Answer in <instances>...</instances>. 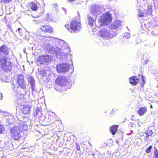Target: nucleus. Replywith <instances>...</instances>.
<instances>
[{
    "label": "nucleus",
    "mask_w": 158,
    "mask_h": 158,
    "mask_svg": "<svg viewBox=\"0 0 158 158\" xmlns=\"http://www.w3.org/2000/svg\"><path fill=\"white\" fill-rule=\"evenodd\" d=\"M141 77L142 79V80L143 82L142 83H141L140 84V86L141 87H143L144 84L146 82V78L144 77H143L142 75H141Z\"/></svg>",
    "instance_id": "nucleus-29"
},
{
    "label": "nucleus",
    "mask_w": 158,
    "mask_h": 158,
    "mask_svg": "<svg viewBox=\"0 0 158 158\" xmlns=\"http://www.w3.org/2000/svg\"><path fill=\"white\" fill-rule=\"evenodd\" d=\"M4 19L5 21V23L6 24H8L9 23V22L8 21V20H7V18L5 16L4 17Z\"/></svg>",
    "instance_id": "nucleus-39"
},
{
    "label": "nucleus",
    "mask_w": 158,
    "mask_h": 158,
    "mask_svg": "<svg viewBox=\"0 0 158 158\" xmlns=\"http://www.w3.org/2000/svg\"><path fill=\"white\" fill-rule=\"evenodd\" d=\"M56 82L59 86L62 87L67 85L68 80L64 76H59L56 81Z\"/></svg>",
    "instance_id": "nucleus-8"
},
{
    "label": "nucleus",
    "mask_w": 158,
    "mask_h": 158,
    "mask_svg": "<svg viewBox=\"0 0 158 158\" xmlns=\"http://www.w3.org/2000/svg\"><path fill=\"white\" fill-rule=\"evenodd\" d=\"M28 129V126L25 122L20 121L17 126L12 127L10 130V136L12 139L19 140L21 138V132L23 130L27 131Z\"/></svg>",
    "instance_id": "nucleus-3"
},
{
    "label": "nucleus",
    "mask_w": 158,
    "mask_h": 158,
    "mask_svg": "<svg viewBox=\"0 0 158 158\" xmlns=\"http://www.w3.org/2000/svg\"><path fill=\"white\" fill-rule=\"evenodd\" d=\"M9 53L8 48L7 47L3 45L0 47V55L2 56L3 54L7 55Z\"/></svg>",
    "instance_id": "nucleus-17"
},
{
    "label": "nucleus",
    "mask_w": 158,
    "mask_h": 158,
    "mask_svg": "<svg viewBox=\"0 0 158 158\" xmlns=\"http://www.w3.org/2000/svg\"><path fill=\"white\" fill-rule=\"evenodd\" d=\"M27 79L28 82L30 83L31 88L32 92L35 91V81L34 78L31 76H28L27 77Z\"/></svg>",
    "instance_id": "nucleus-13"
},
{
    "label": "nucleus",
    "mask_w": 158,
    "mask_h": 158,
    "mask_svg": "<svg viewBox=\"0 0 158 158\" xmlns=\"http://www.w3.org/2000/svg\"><path fill=\"white\" fill-rule=\"evenodd\" d=\"M145 134H148V135L151 136L153 134L152 131L151 130L146 131L145 132Z\"/></svg>",
    "instance_id": "nucleus-31"
},
{
    "label": "nucleus",
    "mask_w": 158,
    "mask_h": 158,
    "mask_svg": "<svg viewBox=\"0 0 158 158\" xmlns=\"http://www.w3.org/2000/svg\"><path fill=\"white\" fill-rule=\"evenodd\" d=\"M37 40L38 42L41 45H42V43L45 42L46 40H48L47 37L45 36H40L37 37Z\"/></svg>",
    "instance_id": "nucleus-19"
},
{
    "label": "nucleus",
    "mask_w": 158,
    "mask_h": 158,
    "mask_svg": "<svg viewBox=\"0 0 158 158\" xmlns=\"http://www.w3.org/2000/svg\"><path fill=\"white\" fill-rule=\"evenodd\" d=\"M10 65V63H7V64L5 65L4 66L2 67L3 68L4 71L7 72H10L12 69V67Z\"/></svg>",
    "instance_id": "nucleus-22"
},
{
    "label": "nucleus",
    "mask_w": 158,
    "mask_h": 158,
    "mask_svg": "<svg viewBox=\"0 0 158 158\" xmlns=\"http://www.w3.org/2000/svg\"><path fill=\"white\" fill-rule=\"evenodd\" d=\"M149 58V56L148 55H147L146 56L145 61L144 62L143 64H147L148 61H149L148 59Z\"/></svg>",
    "instance_id": "nucleus-30"
},
{
    "label": "nucleus",
    "mask_w": 158,
    "mask_h": 158,
    "mask_svg": "<svg viewBox=\"0 0 158 158\" xmlns=\"http://www.w3.org/2000/svg\"><path fill=\"white\" fill-rule=\"evenodd\" d=\"M9 62H7V59L6 57L3 56L1 59L0 60V66L2 67L5 65L7 64V63H9Z\"/></svg>",
    "instance_id": "nucleus-21"
},
{
    "label": "nucleus",
    "mask_w": 158,
    "mask_h": 158,
    "mask_svg": "<svg viewBox=\"0 0 158 158\" xmlns=\"http://www.w3.org/2000/svg\"><path fill=\"white\" fill-rule=\"evenodd\" d=\"M154 156L153 158H158V152L156 148L155 147L154 148Z\"/></svg>",
    "instance_id": "nucleus-26"
},
{
    "label": "nucleus",
    "mask_w": 158,
    "mask_h": 158,
    "mask_svg": "<svg viewBox=\"0 0 158 158\" xmlns=\"http://www.w3.org/2000/svg\"><path fill=\"white\" fill-rule=\"evenodd\" d=\"M130 132L129 133H127V135H129L131 134L133 132V131L132 130H131L130 131Z\"/></svg>",
    "instance_id": "nucleus-40"
},
{
    "label": "nucleus",
    "mask_w": 158,
    "mask_h": 158,
    "mask_svg": "<svg viewBox=\"0 0 158 158\" xmlns=\"http://www.w3.org/2000/svg\"><path fill=\"white\" fill-rule=\"evenodd\" d=\"M50 57L48 55L42 56L37 58V61L40 64H46L49 62Z\"/></svg>",
    "instance_id": "nucleus-10"
},
{
    "label": "nucleus",
    "mask_w": 158,
    "mask_h": 158,
    "mask_svg": "<svg viewBox=\"0 0 158 158\" xmlns=\"http://www.w3.org/2000/svg\"><path fill=\"white\" fill-rule=\"evenodd\" d=\"M147 111V107H141L139 108V110L138 111V113L140 116L143 115L144 113H146Z\"/></svg>",
    "instance_id": "nucleus-20"
},
{
    "label": "nucleus",
    "mask_w": 158,
    "mask_h": 158,
    "mask_svg": "<svg viewBox=\"0 0 158 158\" xmlns=\"http://www.w3.org/2000/svg\"><path fill=\"white\" fill-rule=\"evenodd\" d=\"M12 89L13 91L15 92L17 94H19L21 95H24L25 94H22L23 90L21 89V87L19 86V85L18 86L16 85H14L13 84V86L12 87Z\"/></svg>",
    "instance_id": "nucleus-14"
},
{
    "label": "nucleus",
    "mask_w": 158,
    "mask_h": 158,
    "mask_svg": "<svg viewBox=\"0 0 158 158\" xmlns=\"http://www.w3.org/2000/svg\"><path fill=\"white\" fill-rule=\"evenodd\" d=\"M21 111L24 114H28L30 111V108L28 105H23L21 106Z\"/></svg>",
    "instance_id": "nucleus-15"
},
{
    "label": "nucleus",
    "mask_w": 158,
    "mask_h": 158,
    "mask_svg": "<svg viewBox=\"0 0 158 158\" xmlns=\"http://www.w3.org/2000/svg\"><path fill=\"white\" fill-rule=\"evenodd\" d=\"M68 1L69 2H71L72 1V0H68Z\"/></svg>",
    "instance_id": "nucleus-46"
},
{
    "label": "nucleus",
    "mask_w": 158,
    "mask_h": 158,
    "mask_svg": "<svg viewBox=\"0 0 158 158\" xmlns=\"http://www.w3.org/2000/svg\"><path fill=\"white\" fill-rule=\"evenodd\" d=\"M40 30L44 32H46L51 33L52 31V27L50 26L46 25L41 26Z\"/></svg>",
    "instance_id": "nucleus-16"
},
{
    "label": "nucleus",
    "mask_w": 158,
    "mask_h": 158,
    "mask_svg": "<svg viewBox=\"0 0 158 158\" xmlns=\"http://www.w3.org/2000/svg\"><path fill=\"white\" fill-rule=\"evenodd\" d=\"M17 31H18V32L19 33V34L21 35L22 34V30H21V28H18V29Z\"/></svg>",
    "instance_id": "nucleus-38"
},
{
    "label": "nucleus",
    "mask_w": 158,
    "mask_h": 158,
    "mask_svg": "<svg viewBox=\"0 0 158 158\" xmlns=\"http://www.w3.org/2000/svg\"><path fill=\"white\" fill-rule=\"evenodd\" d=\"M24 78V76L22 74L18 75L17 78V83L23 90L22 94H26L28 90L26 87L27 85Z\"/></svg>",
    "instance_id": "nucleus-6"
},
{
    "label": "nucleus",
    "mask_w": 158,
    "mask_h": 158,
    "mask_svg": "<svg viewBox=\"0 0 158 158\" xmlns=\"http://www.w3.org/2000/svg\"><path fill=\"white\" fill-rule=\"evenodd\" d=\"M111 15L108 12L103 14L98 18L99 25H96V26L98 28H100L103 25H107L108 23L111 22ZM87 21L88 25L90 27H93L94 23L96 25L94 19L89 15L87 16Z\"/></svg>",
    "instance_id": "nucleus-2"
},
{
    "label": "nucleus",
    "mask_w": 158,
    "mask_h": 158,
    "mask_svg": "<svg viewBox=\"0 0 158 158\" xmlns=\"http://www.w3.org/2000/svg\"><path fill=\"white\" fill-rule=\"evenodd\" d=\"M146 55H147V54H144V56H144H144H146Z\"/></svg>",
    "instance_id": "nucleus-47"
},
{
    "label": "nucleus",
    "mask_w": 158,
    "mask_h": 158,
    "mask_svg": "<svg viewBox=\"0 0 158 158\" xmlns=\"http://www.w3.org/2000/svg\"><path fill=\"white\" fill-rule=\"evenodd\" d=\"M48 38L56 44V48H58V49L56 50V56L59 58L66 60L67 56L69 55V52L70 51L68 44L63 40H60L52 36L48 37Z\"/></svg>",
    "instance_id": "nucleus-1"
},
{
    "label": "nucleus",
    "mask_w": 158,
    "mask_h": 158,
    "mask_svg": "<svg viewBox=\"0 0 158 158\" xmlns=\"http://www.w3.org/2000/svg\"><path fill=\"white\" fill-rule=\"evenodd\" d=\"M152 6L151 5H149L148 6V10L149 12V14L151 15L152 12Z\"/></svg>",
    "instance_id": "nucleus-34"
},
{
    "label": "nucleus",
    "mask_w": 158,
    "mask_h": 158,
    "mask_svg": "<svg viewBox=\"0 0 158 158\" xmlns=\"http://www.w3.org/2000/svg\"><path fill=\"white\" fill-rule=\"evenodd\" d=\"M118 125H114L111 126L110 127V131L112 134L114 135L117 131Z\"/></svg>",
    "instance_id": "nucleus-23"
},
{
    "label": "nucleus",
    "mask_w": 158,
    "mask_h": 158,
    "mask_svg": "<svg viewBox=\"0 0 158 158\" xmlns=\"http://www.w3.org/2000/svg\"><path fill=\"white\" fill-rule=\"evenodd\" d=\"M42 47L44 48L45 49H47L48 52H50L51 53L53 54L55 53H56V50L58 49L57 48H54L48 42L45 43L43 44L42 45Z\"/></svg>",
    "instance_id": "nucleus-9"
},
{
    "label": "nucleus",
    "mask_w": 158,
    "mask_h": 158,
    "mask_svg": "<svg viewBox=\"0 0 158 158\" xmlns=\"http://www.w3.org/2000/svg\"><path fill=\"white\" fill-rule=\"evenodd\" d=\"M80 17H77L73 18L70 23V26L69 24L65 25V27L67 30L71 33H77L82 29V26L80 20Z\"/></svg>",
    "instance_id": "nucleus-5"
},
{
    "label": "nucleus",
    "mask_w": 158,
    "mask_h": 158,
    "mask_svg": "<svg viewBox=\"0 0 158 158\" xmlns=\"http://www.w3.org/2000/svg\"><path fill=\"white\" fill-rule=\"evenodd\" d=\"M4 130V129L3 126L0 124V133L3 132Z\"/></svg>",
    "instance_id": "nucleus-36"
},
{
    "label": "nucleus",
    "mask_w": 158,
    "mask_h": 158,
    "mask_svg": "<svg viewBox=\"0 0 158 158\" xmlns=\"http://www.w3.org/2000/svg\"><path fill=\"white\" fill-rule=\"evenodd\" d=\"M130 126L131 127H134V124L132 122H131L129 123Z\"/></svg>",
    "instance_id": "nucleus-41"
},
{
    "label": "nucleus",
    "mask_w": 158,
    "mask_h": 158,
    "mask_svg": "<svg viewBox=\"0 0 158 158\" xmlns=\"http://www.w3.org/2000/svg\"><path fill=\"white\" fill-rule=\"evenodd\" d=\"M12 0H1V3L3 2L4 3H8L10 2Z\"/></svg>",
    "instance_id": "nucleus-35"
},
{
    "label": "nucleus",
    "mask_w": 158,
    "mask_h": 158,
    "mask_svg": "<svg viewBox=\"0 0 158 158\" xmlns=\"http://www.w3.org/2000/svg\"><path fill=\"white\" fill-rule=\"evenodd\" d=\"M101 10V8L99 6L95 5L91 7V11L96 18L100 14Z\"/></svg>",
    "instance_id": "nucleus-12"
},
{
    "label": "nucleus",
    "mask_w": 158,
    "mask_h": 158,
    "mask_svg": "<svg viewBox=\"0 0 158 158\" xmlns=\"http://www.w3.org/2000/svg\"><path fill=\"white\" fill-rule=\"evenodd\" d=\"M11 122H10V124L11 123Z\"/></svg>",
    "instance_id": "nucleus-48"
},
{
    "label": "nucleus",
    "mask_w": 158,
    "mask_h": 158,
    "mask_svg": "<svg viewBox=\"0 0 158 158\" xmlns=\"http://www.w3.org/2000/svg\"><path fill=\"white\" fill-rule=\"evenodd\" d=\"M76 149L77 150L80 151V148L78 143H76Z\"/></svg>",
    "instance_id": "nucleus-37"
},
{
    "label": "nucleus",
    "mask_w": 158,
    "mask_h": 158,
    "mask_svg": "<svg viewBox=\"0 0 158 158\" xmlns=\"http://www.w3.org/2000/svg\"><path fill=\"white\" fill-rule=\"evenodd\" d=\"M45 116L46 117L45 119H47L46 118L47 117L48 118L47 119V121L48 122H50V121H51V120H52V116H51V115H50L49 114H47V116Z\"/></svg>",
    "instance_id": "nucleus-28"
},
{
    "label": "nucleus",
    "mask_w": 158,
    "mask_h": 158,
    "mask_svg": "<svg viewBox=\"0 0 158 158\" xmlns=\"http://www.w3.org/2000/svg\"><path fill=\"white\" fill-rule=\"evenodd\" d=\"M130 33L127 32L124 33V37L128 39L130 37Z\"/></svg>",
    "instance_id": "nucleus-33"
},
{
    "label": "nucleus",
    "mask_w": 158,
    "mask_h": 158,
    "mask_svg": "<svg viewBox=\"0 0 158 158\" xmlns=\"http://www.w3.org/2000/svg\"><path fill=\"white\" fill-rule=\"evenodd\" d=\"M55 89L56 90V88H55ZM56 90H57L56 89Z\"/></svg>",
    "instance_id": "nucleus-49"
},
{
    "label": "nucleus",
    "mask_w": 158,
    "mask_h": 158,
    "mask_svg": "<svg viewBox=\"0 0 158 158\" xmlns=\"http://www.w3.org/2000/svg\"><path fill=\"white\" fill-rule=\"evenodd\" d=\"M0 94L1 95V98L0 99V100H2V98H3V96H2V94Z\"/></svg>",
    "instance_id": "nucleus-43"
},
{
    "label": "nucleus",
    "mask_w": 158,
    "mask_h": 158,
    "mask_svg": "<svg viewBox=\"0 0 158 158\" xmlns=\"http://www.w3.org/2000/svg\"><path fill=\"white\" fill-rule=\"evenodd\" d=\"M140 0H136L137 3H139L140 2Z\"/></svg>",
    "instance_id": "nucleus-45"
},
{
    "label": "nucleus",
    "mask_w": 158,
    "mask_h": 158,
    "mask_svg": "<svg viewBox=\"0 0 158 158\" xmlns=\"http://www.w3.org/2000/svg\"><path fill=\"white\" fill-rule=\"evenodd\" d=\"M41 111V108L38 107L35 111H34L33 115L35 117L39 118V119L40 120L44 121L45 120L46 117L42 114Z\"/></svg>",
    "instance_id": "nucleus-11"
},
{
    "label": "nucleus",
    "mask_w": 158,
    "mask_h": 158,
    "mask_svg": "<svg viewBox=\"0 0 158 158\" xmlns=\"http://www.w3.org/2000/svg\"><path fill=\"white\" fill-rule=\"evenodd\" d=\"M146 138H148V137H149V136H150V135H148V134H146Z\"/></svg>",
    "instance_id": "nucleus-44"
},
{
    "label": "nucleus",
    "mask_w": 158,
    "mask_h": 158,
    "mask_svg": "<svg viewBox=\"0 0 158 158\" xmlns=\"http://www.w3.org/2000/svg\"><path fill=\"white\" fill-rule=\"evenodd\" d=\"M147 26V25L145 23L142 24L141 25V29L143 31L142 32L143 33L145 31L147 32L149 31V28Z\"/></svg>",
    "instance_id": "nucleus-25"
},
{
    "label": "nucleus",
    "mask_w": 158,
    "mask_h": 158,
    "mask_svg": "<svg viewBox=\"0 0 158 158\" xmlns=\"http://www.w3.org/2000/svg\"><path fill=\"white\" fill-rule=\"evenodd\" d=\"M69 64L66 63H60L57 65L56 70L58 73H64L69 69Z\"/></svg>",
    "instance_id": "nucleus-7"
},
{
    "label": "nucleus",
    "mask_w": 158,
    "mask_h": 158,
    "mask_svg": "<svg viewBox=\"0 0 158 158\" xmlns=\"http://www.w3.org/2000/svg\"><path fill=\"white\" fill-rule=\"evenodd\" d=\"M152 148V147L151 146H149L148 148L146 149V153H149L151 151Z\"/></svg>",
    "instance_id": "nucleus-32"
},
{
    "label": "nucleus",
    "mask_w": 158,
    "mask_h": 158,
    "mask_svg": "<svg viewBox=\"0 0 158 158\" xmlns=\"http://www.w3.org/2000/svg\"><path fill=\"white\" fill-rule=\"evenodd\" d=\"M139 80L137 76H133L129 79L130 83L132 85H137Z\"/></svg>",
    "instance_id": "nucleus-18"
},
{
    "label": "nucleus",
    "mask_w": 158,
    "mask_h": 158,
    "mask_svg": "<svg viewBox=\"0 0 158 158\" xmlns=\"http://www.w3.org/2000/svg\"><path fill=\"white\" fill-rule=\"evenodd\" d=\"M144 14L143 12V11L140 10H139L138 16L140 17H143L144 16Z\"/></svg>",
    "instance_id": "nucleus-27"
},
{
    "label": "nucleus",
    "mask_w": 158,
    "mask_h": 158,
    "mask_svg": "<svg viewBox=\"0 0 158 158\" xmlns=\"http://www.w3.org/2000/svg\"><path fill=\"white\" fill-rule=\"evenodd\" d=\"M116 143L118 145V146H119V142L118 141L116 140Z\"/></svg>",
    "instance_id": "nucleus-42"
},
{
    "label": "nucleus",
    "mask_w": 158,
    "mask_h": 158,
    "mask_svg": "<svg viewBox=\"0 0 158 158\" xmlns=\"http://www.w3.org/2000/svg\"><path fill=\"white\" fill-rule=\"evenodd\" d=\"M121 25V23L119 21H116L111 24V29L106 28L99 31V34L104 39H110L116 35V33L113 34L112 33V30H116Z\"/></svg>",
    "instance_id": "nucleus-4"
},
{
    "label": "nucleus",
    "mask_w": 158,
    "mask_h": 158,
    "mask_svg": "<svg viewBox=\"0 0 158 158\" xmlns=\"http://www.w3.org/2000/svg\"><path fill=\"white\" fill-rule=\"evenodd\" d=\"M29 6L31 8V9L34 11H35L37 10L38 9V6L36 3L31 2L29 4Z\"/></svg>",
    "instance_id": "nucleus-24"
}]
</instances>
